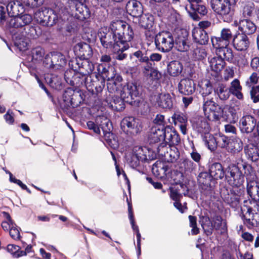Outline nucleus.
I'll use <instances>...</instances> for the list:
<instances>
[{"label": "nucleus", "instance_id": "nucleus-38", "mask_svg": "<svg viewBox=\"0 0 259 259\" xmlns=\"http://www.w3.org/2000/svg\"><path fill=\"white\" fill-rule=\"evenodd\" d=\"M81 74L75 73L74 70L69 69L64 73V79L67 83L71 85H78L80 84L79 78Z\"/></svg>", "mask_w": 259, "mask_h": 259}, {"label": "nucleus", "instance_id": "nucleus-59", "mask_svg": "<svg viewBox=\"0 0 259 259\" xmlns=\"http://www.w3.org/2000/svg\"><path fill=\"white\" fill-rule=\"evenodd\" d=\"M194 57L198 60H201L205 58L207 56L205 49L203 47L196 48L193 51Z\"/></svg>", "mask_w": 259, "mask_h": 259}, {"label": "nucleus", "instance_id": "nucleus-37", "mask_svg": "<svg viewBox=\"0 0 259 259\" xmlns=\"http://www.w3.org/2000/svg\"><path fill=\"white\" fill-rule=\"evenodd\" d=\"M209 174L211 178L215 180L222 179L225 176V171L222 164L218 162L212 164L209 167Z\"/></svg>", "mask_w": 259, "mask_h": 259}, {"label": "nucleus", "instance_id": "nucleus-36", "mask_svg": "<svg viewBox=\"0 0 259 259\" xmlns=\"http://www.w3.org/2000/svg\"><path fill=\"white\" fill-rule=\"evenodd\" d=\"M227 46H219L213 48L216 49V55L218 57L222 58L224 61L226 60L229 62H231L233 59V52L232 50L228 48Z\"/></svg>", "mask_w": 259, "mask_h": 259}, {"label": "nucleus", "instance_id": "nucleus-25", "mask_svg": "<svg viewBox=\"0 0 259 259\" xmlns=\"http://www.w3.org/2000/svg\"><path fill=\"white\" fill-rule=\"evenodd\" d=\"M191 122L193 128L198 132L204 134V135L209 132L210 126L204 117L194 116L191 119Z\"/></svg>", "mask_w": 259, "mask_h": 259}, {"label": "nucleus", "instance_id": "nucleus-4", "mask_svg": "<svg viewBox=\"0 0 259 259\" xmlns=\"http://www.w3.org/2000/svg\"><path fill=\"white\" fill-rule=\"evenodd\" d=\"M14 44L20 51H24L28 49L30 39L36 38L38 34L35 27L30 25L26 26L17 30H12Z\"/></svg>", "mask_w": 259, "mask_h": 259}, {"label": "nucleus", "instance_id": "nucleus-2", "mask_svg": "<svg viewBox=\"0 0 259 259\" xmlns=\"http://www.w3.org/2000/svg\"><path fill=\"white\" fill-rule=\"evenodd\" d=\"M110 28L115 33L120 47L127 50L130 46V42L133 39L134 33L131 26L121 20L113 21Z\"/></svg>", "mask_w": 259, "mask_h": 259}, {"label": "nucleus", "instance_id": "nucleus-35", "mask_svg": "<svg viewBox=\"0 0 259 259\" xmlns=\"http://www.w3.org/2000/svg\"><path fill=\"white\" fill-rule=\"evenodd\" d=\"M247 191L252 200L259 202V184L255 181H250L247 183Z\"/></svg>", "mask_w": 259, "mask_h": 259}, {"label": "nucleus", "instance_id": "nucleus-40", "mask_svg": "<svg viewBox=\"0 0 259 259\" xmlns=\"http://www.w3.org/2000/svg\"><path fill=\"white\" fill-rule=\"evenodd\" d=\"M208 62L211 69L216 72L221 71L225 66V62L222 58L217 56L211 58H208Z\"/></svg>", "mask_w": 259, "mask_h": 259}, {"label": "nucleus", "instance_id": "nucleus-3", "mask_svg": "<svg viewBox=\"0 0 259 259\" xmlns=\"http://www.w3.org/2000/svg\"><path fill=\"white\" fill-rule=\"evenodd\" d=\"M67 12L63 4L58 3L54 10L44 8L37 11L34 14V18L42 25L51 26L56 23L58 17L65 15Z\"/></svg>", "mask_w": 259, "mask_h": 259}, {"label": "nucleus", "instance_id": "nucleus-10", "mask_svg": "<svg viewBox=\"0 0 259 259\" xmlns=\"http://www.w3.org/2000/svg\"><path fill=\"white\" fill-rule=\"evenodd\" d=\"M226 178L229 184L234 188H238L239 191L243 188L244 176L239 168L235 164H230L227 168Z\"/></svg>", "mask_w": 259, "mask_h": 259}, {"label": "nucleus", "instance_id": "nucleus-44", "mask_svg": "<svg viewBox=\"0 0 259 259\" xmlns=\"http://www.w3.org/2000/svg\"><path fill=\"white\" fill-rule=\"evenodd\" d=\"M183 70L182 64L178 61L170 62L167 66V71L171 76H177L181 74Z\"/></svg>", "mask_w": 259, "mask_h": 259}, {"label": "nucleus", "instance_id": "nucleus-43", "mask_svg": "<svg viewBox=\"0 0 259 259\" xmlns=\"http://www.w3.org/2000/svg\"><path fill=\"white\" fill-rule=\"evenodd\" d=\"M230 93L235 96L238 100H243V95L241 92L242 87L238 79H234L231 83L229 88Z\"/></svg>", "mask_w": 259, "mask_h": 259}, {"label": "nucleus", "instance_id": "nucleus-11", "mask_svg": "<svg viewBox=\"0 0 259 259\" xmlns=\"http://www.w3.org/2000/svg\"><path fill=\"white\" fill-rule=\"evenodd\" d=\"M68 6L71 13L76 19L83 20L90 17L89 8L81 2L77 0H70L68 2Z\"/></svg>", "mask_w": 259, "mask_h": 259}, {"label": "nucleus", "instance_id": "nucleus-54", "mask_svg": "<svg viewBox=\"0 0 259 259\" xmlns=\"http://www.w3.org/2000/svg\"><path fill=\"white\" fill-rule=\"evenodd\" d=\"M44 55V50L39 47H36L31 51L32 59L35 61L41 60Z\"/></svg>", "mask_w": 259, "mask_h": 259}, {"label": "nucleus", "instance_id": "nucleus-9", "mask_svg": "<svg viewBox=\"0 0 259 259\" xmlns=\"http://www.w3.org/2000/svg\"><path fill=\"white\" fill-rule=\"evenodd\" d=\"M101 73L103 77L107 79V89L110 93H116L123 87L121 83L122 78L120 75H116L114 68L111 67L108 70L103 68Z\"/></svg>", "mask_w": 259, "mask_h": 259}, {"label": "nucleus", "instance_id": "nucleus-61", "mask_svg": "<svg viewBox=\"0 0 259 259\" xmlns=\"http://www.w3.org/2000/svg\"><path fill=\"white\" fill-rule=\"evenodd\" d=\"M182 164L185 170L188 171H192L197 167V165L191 160L188 158L184 159L182 162Z\"/></svg>", "mask_w": 259, "mask_h": 259}, {"label": "nucleus", "instance_id": "nucleus-47", "mask_svg": "<svg viewBox=\"0 0 259 259\" xmlns=\"http://www.w3.org/2000/svg\"><path fill=\"white\" fill-rule=\"evenodd\" d=\"M203 141L205 146L210 151H214L217 147V138H214L209 132L202 136Z\"/></svg>", "mask_w": 259, "mask_h": 259}, {"label": "nucleus", "instance_id": "nucleus-29", "mask_svg": "<svg viewBox=\"0 0 259 259\" xmlns=\"http://www.w3.org/2000/svg\"><path fill=\"white\" fill-rule=\"evenodd\" d=\"M79 95L77 93H75V91L72 89L67 88L65 91L63 95V99L67 106H76L78 105L79 101H77L79 99Z\"/></svg>", "mask_w": 259, "mask_h": 259}, {"label": "nucleus", "instance_id": "nucleus-17", "mask_svg": "<svg viewBox=\"0 0 259 259\" xmlns=\"http://www.w3.org/2000/svg\"><path fill=\"white\" fill-rule=\"evenodd\" d=\"M232 33L229 28H224L220 32V36H212L211 41L213 47L228 46L232 38Z\"/></svg>", "mask_w": 259, "mask_h": 259}, {"label": "nucleus", "instance_id": "nucleus-6", "mask_svg": "<svg viewBox=\"0 0 259 259\" xmlns=\"http://www.w3.org/2000/svg\"><path fill=\"white\" fill-rule=\"evenodd\" d=\"M248 203L245 201L241 207L244 223L248 228L259 227V205L256 204L252 208L248 206Z\"/></svg>", "mask_w": 259, "mask_h": 259}, {"label": "nucleus", "instance_id": "nucleus-23", "mask_svg": "<svg viewBox=\"0 0 259 259\" xmlns=\"http://www.w3.org/2000/svg\"><path fill=\"white\" fill-rule=\"evenodd\" d=\"M259 83V75L253 72L246 82V85L251 87L252 84ZM251 99L254 103L259 102V85L253 86L250 92Z\"/></svg>", "mask_w": 259, "mask_h": 259}, {"label": "nucleus", "instance_id": "nucleus-15", "mask_svg": "<svg viewBox=\"0 0 259 259\" xmlns=\"http://www.w3.org/2000/svg\"><path fill=\"white\" fill-rule=\"evenodd\" d=\"M174 95L161 93L152 97L153 103L162 109H170L173 106Z\"/></svg>", "mask_w": 259, "mask_h": 259}, {"label": "nucleus", "instance_id": "nucleus-33", "mask_svg": "<svg viewBox=\"0 0 259 259\" xmlns=\"http://www.w3.org/2000/svg\"><path fill=\"white\" fill-rule=\"evenodd\" d=\"M192 37L196 43L201 45L206 44L209 39L207 32L199 28H194L192 30Z\"/></svg>", "mask_w": 259, "mask_h": 259}, {"label": "nucleus", "instance_id": "nucleus-46", "mask_svg": "<svg viewBox=\"0 0 259 259\" xmlns=\"http://www.w3.org/2000/svg\"><path fill=\"white\" fill-rule=\"evenodd\" d=\"M199 92L203 97V100L212 93L213 88L210 81L205 79L201 81L199 84Z\"/></svg>", "mask_w": 259, "mask_h": 259}, {"label": "nucleus", "instance_id": "nucleus-30", "mask_svg": "<svg viewBox=\"0 0 259 259\" xmlns=\"http://www.w3.org/2000/svg\"><path fill=\"white\" fill-rule=\"evenodd\" d=\"M126 12L133 17H138L143 12L141 3L136 0L128 1L126 5Z\"/></svg>", "mask_w": 259, "mask_h": 259}, {"label": "nucleus", "instance_id": "nucleus-56", "mask_svg": "<svg viewBox=\"0 0 259 259\" xmlns=\"http://www.w3.org/2000/svg\"><path fill=\"white\" fill-rule=\"evenodd\" d=\"M172 122L176 125L187 122V119L183 114L175 113L171 116Z\"/></svg>", "mask_w": 259, "mask_h": 259}, {"label": "nucleus", "instance_id": "nucleus-63", "mask_svg": "<svg viewBox=\"0 0 259 259\" xmlns=\"http://www.w3.org/2000/svg\"><path fill=\"white\" fill-rule=\"evenodd\" d=\"M190 226L192 228L191 233L193 235H196L199 233V229L197 227L196 218L192 215L189 216Z\"/></svg>", "mask_w": 259, "mask_h": 259}, {"label": "nucleus", "instance_id": "nucleus-50", "mask_svg": "<svg viewBox=\"0 0 259 259\" xmlns=\"http://www.w3.org/2000/svg\"><path fill=\"white\" fill-rule=\"evenodd\" d=\"M201 226L207 235L212 234L213 229V224L208 217H204L202 218Z\"/></svg>", "mask_w": 259, "mask_h": 259}, {"label": "nucleus", "instance_id": "nucleus-14", "mask_svg": "<svg viewBox=\"0 0 259 259\" xmlns=\"http://www.w3.org/2000/svg\"><path fill=\"white\" fill-rule=\"evenodd\" d=\"M211 7L213 11L223 18L232 16L231 5L229 0H211Z\"/></svg>", "mask_w": 259, "mask_h": 259}, {"label": "nucleus", "instance_id": "nucleus-1", "mask_svg": "<svg viewBox=\"0 0 259 259\" xmlns=\"http://www.w3.org/2000/svg\"><path fill=\"white\" fill-rule=\"evenodd\" d=\"M141 89L135 83H127L119 89L117 93H120V97L113 96L108 98L106 102L107 106L115 111H121L125 108L124 103L132 104L133 100L140 95Z\"/></svg>", "mask_w": 259, "mask_h": 259}, {"label": "nucleus", "instance_id": "nucleus-48", "mask_svg": "<svg viewBox=\"0 0 259 259\" xmlns=\"http://www.w3.org/2000/svg\"><path fill=\"white\" fill-rule=\"evenodd\" d=\"M192 10L193 11L194 14H192L191 16L193 19L195 20H198L199 19V17L198 16L197 14L203 16L206 15L208 12V10L206 6L201 4V3L198 4L195 7V8L192 9Z\"/></svg>", "mask_w": 259, "mask_h": 259}, {"label": "nucleus", "instance_id": "nucleus-42", "mask_svg": "<svg viewBox=\"0 0 259 259\" xmlns=\"http://www.w3.org/2000/svg\"><path fill=\"white\" fill-rule=\"evenodd\" d=\"M139 24L141 27L145 29L153 28L154 24V17L149 14H141L139 16Z\"/></svg>", "mask_w": 259, "mask_h": 259}, {"label": "nucleus", "instance_id": "nucleus-20", "mask_svg": "<svg viewBox=\"0 0 259 259\" xmlns=\"http://www.w3.org/2000/svg\"><path fill=\"white\" fill-rule=\"evenodd\" d=\"M257 120L251 115H245L239 120V128L242 133H251L257 127Z\"/></svg>", "mask_w": 259, "mask_h": 259}, {"label": "nucleus", "instance_id": "nucleus-52", "mask_svg": "<svg viewBox=\"0 0 259 259\" xmlns=\"http://www.w3.org/2000/svg\"><path fill=\"white\" fill-rule=\"evenodd\" d=\"M96 121L97 123H99V126L103 130L104 132H108L111 130V124L109 120L107 118L102 116L97 118Z\"/></svg>", "mask_w": 259, "mask_h": 259}, {"label": "nucleus", "instance_id": "nucleus-58", "mask_svg": "<svg viewBox=\"0 0 259 259\" xmlns=\"http://www.w3.org/2000/svg\"><path fill=\"white\" fill-rule=\"evenodd\" d=\"M243 168L244 170V175L246 176L247 181L249 182L254 179V171L251 166L249 164H243Z\"/></svg>", "mask_w": 259, "mask_h": 259}, {"label": "nucleus", "instance_id": "nucleus-53", "mask_svg": "<svg viewBox=\"0 0 259 259\" xmlns=\"http://www.w3.org/2000/svg\"><path fill=\"white\" fill-rule=\"evenodd\" d=\"M7 250L11 252L15 257H19L26 255V252L20 250L18 246L9 244L7 246Z\"/></svg>", "mask_w": 259, "mask_h": 259}, {"label": "nucleus", "instance_id": "nucleus-19", "mask_svg": "<svg viewBox=\"0 0 259 259\" xmlns=\"http://www.w3.org/2000/svg\"><path fill=\"white\" fill-rule=\"evenodd\" d=\"M248 144H245L244 152L249 161L257 162L259 161V144L255 145L251 139H248Z\"/></svg>", "mask_w": 259, "mask_h": 259}, {"label": "nucleus", "instance_id": "nucleus-32", "mask_svg": "<svg viewBox=\"0 0 259 259\" xmlns=\"http://www.w3.org/2000/svg\"><path fill=\"white\" fill-rule=\"evenodd\" d=\"M182 35L179 34L177 37H175V45L176 49L180 52L187 51L189 48L187 42V34L186 31L181 30Z\"/></svg>", "mask_w": 259, "mask_h": 259}, {"label": "nucleus", "instance_id": "nucleus-28", "mask_svg": "<svg viewBox=\"0 0 259 259\" xmlns=\"http://www.w3.org/2000/svg\"><path fill=\"white\" fill-rule=\"evenodd\" d=\"M178 87L180 93L185 95H191L195 90L194 81L188 78L182 79L179 84Z\"/></svg>", "mask_w": 259, "mask_h": 259}, {"label": "nucleus", "instance_id": "nucleus-31", "mask_svg": "<svg viewBox=\"0 0 259 259\" xmlns=\"http://www.w3.org/2000/svg\"><path fill=\"white\" fill-rule=\"evenodd\" d=\"M7 11L10 16L14 18L23 13L24 7L19 1H11L7 4Z\"/></svg>", "mask_w": 259, "mask_h": 259}, {"label": "nucleus", "instance_id": "nucleus-7", "mask_svg": "<svg viewBox=\"0 0 259 259\" xmlns=\"http://www.w3.org/2000/svg\"><path fill=\"white\" fill-rule=\"evenodd\" d=\"M203 111L205 117L209 120L217 121H219L221 117L224 118V109L212 99H204Z\"/></svg>", "mask_w": 259, "mask_h": 259}, {"label": "nucleus", "instance_id": "nucleus-60", "mask_svg": "<svg viewBox=\"0 0 259 259\" xmlns=\"http://www.w3.org/2000/svg\"><path fill=\"white\" fill-rule=\"evenodd\" d=\"M145 35L148 45H150L152 42H153V40H155L156 34H155V31L153 27L150 29H146Z\"/></svg>", "mask_w": 259, "mask_h": 259}, {"label": "nucleus", "instance_id": "nucleus-62", "mask_svg": "<svg viewBox=\"0 0 259 259\" xmlns=\"http://www.w3.org/2000/svg\"><path fill=\"white\" fill-rule=\"evenodd\" d=\"M50 83L51 86L56 89H60L62 86L61 78L58 76L53 75L51 78Z\"/></svg>", "mask_w": 259, "mask_h": 259}, {"label": "nucleus", "instance_id": "nucleus-18", "mask_svg": "<svg viewBox=\"0 0 259 259\" xmlns=\"http://www.w3.org/2000/svg\"><path fill=\"white\" fill-rule=\"evenodd\" d=\"M233 25L235 27H238V29L241 33L246 36L254 33L256 29L255 24L249 19H243L239 21H235Z\"/></svg>", "mask_w": 259, "mask_h": 259}, {"label": "nucleus", "instance_id": "nucleus-41", "mask_svg": "<svg viewBox=\"0 0 259 259\" xmlns=\"http://www.w3.org/2000/svg\"><path fill=\"white\" fill-rule=\"evenodd\" d=\"M132 151L133 154H135L140 161H146L151 159L149 155H148V154L150 153V151L146 147H143L136 146L133 148Z\"/></svg>", "mask_w": 259, "mask_h": 259}, {"label": "nucleus", "instance_id": "nucleus-13", "mask_svg": "<svg viewBox=\"0 0 259 259\" xmlns=\"http://www.w3.org/2000/svg\"><path fill=\"white\" fill-rule=\"evenodd\" d=\"M170 147L168 151L166 142H161L157 148V152L158 155L164 157L165 161L172 163L179 158L180 153L177 148Z\"/></svg>", "mask_w": 259, "mask_h": 259}, {"label": "nucleus", "instance_id": "nucleus-34", "mask_svg": "<svg viewBox=\"0 0 259 259\" xmlns=\"http://www.w3.org/2000/svg\"><path fill=\"white\" fill-rule=\"evenodd\" d=\"M74 49L78 55L84 59H88L92 55V50L90 46L87 43H78L75 46Z\"/></svg>", "mask_w": 259, "mask_h": 259}, {"label": "nucleus", "instance_id": "nucleus-5", "mask_svg": "<svg viewBox=\"0 0 259 259\" xmlns=\"http://www.w3.org/2000/svg\"><path fill=\"white\" fill-rule=\"evenodd\" d=\"M115 34L110 28L102 27L98 32V36L103 47L105 48L118 51L121 48Z\"/></svg>", "mask_w": 259, "mask_h": 259}, {"label": "nucleus", "instance_id": "nucleus-64", "mask_svg": "<svg viewBox=\"0 0 259 259\" xmlns=\"http://www.w3.org/2000/svg\"><path fill=\"white\" fill-rule=\"evenodd\" d=\"M235 62L239 67H243L248 64L247 59L244 55H239L235 58Z\"/></svg>", "mask_w": 259, "mask_h": 259}, {"label": "nucleus", "instance_id": "nucleus-39", "mask_svg": "<svg viewBox=\"0 0 259 259\" xmlns=\"http://www.w3.org/2000/svg\"><path fill=\"white\" fill-rule=\"evenodd\" d=\"M243 146V143L240 139L234 138L229 141L227 150L232 154H237L241 151Z\"/></svg>", "mask_w": 259, "mask_h": 259}, {"label": "nucleus", "instance_id": "nucleus-12", "mask_svg": "<svg viewBox=\"0 0 259 259\" xmlns=\"http://www.w3.org/2000/svg\"><path fill=\"white\" fill-rule=\"evenodd\" d=\"M43 63L47 68L58 69L66 64V60L61 53L53 52L45 56Z\"/></svg>", "mask_w": 259, "mask_h": 259}, {"label": "nucleus", "instance_id": "nucleus-16", "mask_svg": "<svg viewBox=\"0 0 259 259\" xmlns=\"http://www.w3.org/2000/svg\"><path fill=\"white\" fill-rule=\"evenodd\" d=\"M122 131L131 134H137L140 132V125L138 119L133 116L124 118L120 123Z\"/></svg>", "mask_w": 259, "mask_h": 259}, {"label": "nucleus", "instance_id": "nucleus-49", "mask_svg": "<svg viewBox=\"0 0 259 259\" xmlns=\"http://www.w3.org/2000/svg\"><path fill=\"white\" fill-rule=\"evenodd\" d=\"M213 228L216 230L222 229L225 231L227 229L226 222L223 221L222 218L220 215H216L212 220Z\"/></svg>", "mask_w": 259, "mask_h": 259}, {"label": "nucleus", "instance_id": "nucleus-8", "mask_svg": "<svg viewBox=\"0 0 259 259\" xmlns=\"http://www.w3.org/2000/svg\"><path fill=\"white\" fill-rule=\"evenodd\" d=\"M155 44L159 51L169 52L175 46V36L170 31H160L156 35Z\"/></svg>", "mask_w": 259, "mask_h": 259}, {"label": "nucleus", "instance_id": "nucleus-21", "mask_svg": "<svg viewBox=\"0 0 259 259\" xmlns=\"http://www.w3.org/2000/svg\"><path fill=\"white\" fill-rule=\"evenodd\" d=\"M241 107L240 101L234 100L228 107L229 114H224V119L230 123H236L239 118V113Z\"/></svg>", "mask_w": 259, "mask_h": 259}, {"label": "nucleus", "instance_id": "nucleus-27", "mask_svg": "<svg viewBox=\"0 0 259 259\" xmlns=\"http://www.w3.org/2000/svg\"><path fill=\"white\" fill-rule=\"evenodd\" d=\"M165 127H160L157 125L152 127L149 135L150 142L156 143L158 142H163L165 139Z\"/></svg>", "mask_w": 259, "mask_h": 259}, {"label": "nucleus", "instance_id": "nucleus-55", "mask_svg": "<svg viewBox=\"0 0 259 259\" xmlns=\"http://www.w3.org/2000/svg\"><path fill=\"white\" fill-rule=\"evenodd\" d=\"M23 5L29 8L34 9L42 6L45 0H21Z\"/></svg>", "mask_w": 259, "mask_h": 259}, {"label": "nucleus", "instance_id": "nucleus-24", "mask_svg": "<svg viewBox=\"0 0 259 259\" xmlns=\"http://www.w3.org/2000/svg\"><path fill=\"white\" fill-rule=\"evenodd\" d=\"M32 17L29 14L19 15L18 16L12 18L9 22V26L13 28V30H17L21 27L29 26L28 24L32 21Z\"/></svg>", "mask_w": 259, "mask_h": 259}, {"label": "nucleus", "instance_id": "nucleus-22", "mask_svg": "<svg viewBox=\"0 0 259 259\" xmlns=\"http://www.w3.org/2000/svg\"><path fill=\"white\" fill-rule=\"evenodd\" d=\"M233 46L238 51L244 52L247 50L250 45V41L247 36L244 34L236 33L233 38Z\"/></svg>", "mask_w": 259, "mask_h": 259}, {"label": "nucleus", "instance_id": "nucleus-51", "mask_svg": "<svg viewBox=\"0 0 259 259\" xmlns=\"http://www.w3.org/2000/svg\"><path fill=\"white\" fill-rule=\"evenodd\" d=\"M125 158L131 167L135 168L139 165L140 160L135 154H133V151L127 153L125 155Z\"/></svg>", "mask_w": 259, "mask_h": 259}, {"label": "nucleus", "instance_id": "nucleus-45", "mask_svg": "<svg viewBox=\"0 0 259 259\" xmlns=\"http://www.w3.org/2000/svg\"><path fill=\"white\" fill-rule=\"evenodd\" d=\"M214 91L222 100H226L230 96V90L222 83H219L217 88H214Z\"/></svg>", "mask_w": 259, "mask_h": 259}, {"label": "nucleus", "instance_id": "nucleus-26", "mask_svg": "<svg viewBox=\"0 0 259 259\" xmlns=\"http://www.w3.org/2000/svg\"><path fill=\"white\" fill-rule=\"evenodd\" d=\"M165 139L163 140L162 142H166V146L168 143L169 146L177 145L180 142V138L173 128L169 125L165 127Z\"/></svg>", "mask_w": 259, "mask_h": 259}, {"label": "nucleus", "instance_id": "nucleus-57", "mask_svg": "<svg viewBox=\"0 0 259 259\" xmlns=\"http://www.w3.org/2000/svg\"><path fill=\"white\" fill-rule=\"evenodd\" d=\"M225 201L232 207H235L239 203V196L238 195H234L232 193L228 194V196L225 198Z\"/></svg>", "mask_w": 259, "mask_h": 259}]
</instances>
